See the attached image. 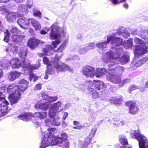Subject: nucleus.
I'll list each match as a JSON object with an SVG mask.
<instances>
[{"label": "nucleus", "mask_w": 148, "mask_h": 148, "mask_svg": "<svg viewBox=\"0 0 148 148\" xmlns=\"http://www.w3.org/2000/svg\"><path fill=\"white\" fill-rule=\"evenodd\" d=\"M106 56L110 62H112L114 64H112V66H113L114 64V60L117 57L115 56V53L112 51H110L106 53Z\"/></svg>", "instance_id": "6ab92c4d"}, {"label": "nucleus", "mask_w": 148, "mask_h": 148, "mask_svg": "<svg viewBox=\"0 0 148 148\" xmlns=\"http://www.w3.org/2000/svg\"><path fill=\"white\" fill-rule=\"evenodd\" d=\"M134 41L136 44L143 45L145 44V42L142 40L137 38H136L134 39Z\"/></svg>", "instance_id": "c03bdc74"}, {"label": "nucleus", "mask_w": 148, "mask_h": 148, "mask_svg": "<svg viewBox=\"0 0 148 148\" xmlns=\"http://www.w3.org/2000/svg\"><path fill=\"white\" fill-rule=\"evenodd\" d=\"M87 89L88 91L92 94L93 99H96L99 97V94L95 90L90 87H88Z\"/></svg>", "instance_id": "a878e982"}, {"label": "nucleus", "mask_w": 148, "mask_h": 148, "mask_svg": "<svg viewBox=\"0 0 148 148\" xmlns=\"http://www.w3.org/2000/svg\"><path fill=\"white\" fill-rule=\"evenodd\" d=\"M33 116V115L30 113H25L21 114L18 116V117L21 119L26 121L32 119V118Z\"/></svg>", "instance_id": "f3484780"}, {"label": "nucleus", "mask_w": 148, "mask_h": 148, "mask_svg": "<svg viewBox=\"0 0 148 148\" xmlns=\"http://www.w3.org/2000/svg\"><path fill=\"white\" fill-rule=\"evenodd\" d=\"M10 36H4L3 40L7 42H8L9 41Z\"/></svg>", "instance_id": "13d9d810"}, {"label": "nucleus", "mask_w": 148, "mask_h": 148, "mask_svg": "<svg viewBox=\"0 0 148 148\" xmlns=\"http://www.w3.org/2000/svg\"><path fill=\"white\" fill-rule=\"evenodd\" d=\"M10 65V62L7 60H3L1 62L0 67L2 69H6Z\"/></svg>", "instance_id": "c756f323"}, {"label": "nucleus", "mask_w": 148, "mask_h": 148, "mask_svg": "<svg viewBox=\"0 0 148 148\" xmlns=\"http://www.w3.org/2000/svg\"><path fill=\"white\" fill-rule=\"evenodd\" d=\"M129 60V57L125 55H123L121 58L120 62L123 64H125Z\"/></svg>", "instance_id": "473e14b6"}, {"label": "nucleus", "mask_w": 148, "mask_h": 148, "mask_svg": "<svg viewBox=\"0 0 148 148\" xmlns=\"http://www.w3.org/2000/svg\"><path fill=\"white\" fill-rule=\"evenodd\" d=\"M60 146L64 148H69V143L68 140H63Z\"/></svg>", "instance_id": "ea45409f"}, {"label": "nucleus", "mask_w": 148, "mask_h": 148, "mask_svg": "<svg viewBox=\"0 0 148 148\" xmlns=\"http://www.w3.org/2000/svg\"><path fill=\"white\" fill-rule=\"evenodd\" d=\"M88 48L86 49V47H84L83 48H81L79 49V51L81 53H86L87 51L86 49L90 50V49H93L95 47V44L94 42H90L89 43L87 46Z\"/></svg>", "instance_id": "bb28decb"}, {"label": "nucleus", "mask_w": 148, "mask_h": 148, "mask_svg": "<svg viewBox=\"0 0 148 148\" xmlns=\"http://www.w3.org/2000/svg\"><path fill=\"white\" fill-rule=\"evenodd\" d=\"M63 140L62 138L55 136V137H54L51 140H50L51 143V145H56L58 144H61Z\"/></svg>", "instance_id": "393cba45"}, {"label": "nucleus", "mask_w": 148, "mask_h": 148, "mask_svg": "<svg viewBox=\"0 0 148 148\" xmlns=\"http://www.w3.org/2000/svg\"><path fill=\"white\" fill-rule=\"evenodd\" d=\"M51 64H48L47 65V70L46 71V73L48 74H51L52 72V68Z\"/></svg>", "instance_id": "a18cd8bd"}, {"label": "nucleus", "mask_w": 148, "mask_h": 148, "mask_svg": "<svg viewBox=\"0 0 148 148\" xmlns=\"http://www.w3.org/2000/svg\"><path fill=\"white\" fill-rule=\"evenodd\" d=\"M109 43V42H108V41L107 40L105 42H98L96 44V46L98 48L103 49V48L106 47V45Z\"/></svg>", "instance_id": "2f4dec72"}, {"label": "nucleus", "mask_w": 148, "mask_h": 148, "mask_svg": "<svg viewBox=\"0 0 148 148\" xmlns=\"http://www.w3.org/2000/svg\"><path fill=\"white\" fill-rule=\"evenodd\" d=\"M59 57H55L51 61L53 67L56 69L57 72L70 70V67L66 64L62 63Z\"/></svg>", "instance_id": "f257e3e1"}, {"label": "nucleus", "mask_w": 148, "mask_h": 148, "mask_svg": "<svg viewBox=\"0 0 148 148\" xmlns=\"http://www.w3.org/2000/svg\"><path fill=\"white\" fill-rule=\"evenodd\" d=\"M68 114L67 112H64V113L63 116V119L64 120L66 119V118L68 116Z\"/></svg>", "instance_id": "052dcab7"}, {"label": "nucleus", "mask_w": 148, "mask_h": 148, "mask_svg": "<svg viewBox=\"0 0 148 148\" xmlns=\"http://www.w3.org/2000/svg\"><path fill=\"white\" fill-rule=\"evenodd\" d=\"M107 41L108 42H111L112 45H115L116 46H119L122 45L123 40L122 39L119 37H114L113 36H110L107 38Z\"/></svg>", "instance_id": "6e6552de"}, {"label": "nucleus", "mask_w": 148, "mask_h": 148, "mask_svg": "<svg viewBox=\"0 0 148 148\" xmlns=\"http://www.w3.org/2000/svg\"><path fill=\"white\" fill-rule=\"evenodd\" d=\"M47 54H45V53H38V56L40 58L44 56H47Z\"/></svg>", "instance_id": "680f3d73"}, {"label": "nucleus", "mask_w": 148, "mask_h": 148, "mask_svg": "<svg viewBox=\"0 0 148 148\" xmlns=\"http://www.w3.org/2000/svg\"><path fill=\"white\" fill-rule=\"evenodd\" d=\"M44 43V42L43 41H41L40 40L32 37L28 40L27 45L30 49H34L36 47H37L40 44H41Z\"/></svg>", "instance_id": "39448f33"}, {"label": "nucleus", "mask_w": 148, "mask_h": 148, "mask_svg": "<svg viewBox=\"0 0 148 148\" xmlns=\"http://www.w3.org/2000/svg\"><path fill=\"white\" fill-rule=\"evenodd\" d=\"M61 103L60 102H58L53 103L52 106V108L56 109H58L59 107L61 106Z\"/></svg>", "instance_id": "49530a36"}, {"label": "nucleus", "mask_w": 148, "mask_h": 148, "mask_svg": "<svg viewBox=\"0 0 148 148\" xmlns=\"http://www.w3.org/2000/svg\"><path fill=\"white\" fill-rule=\"evenodd\" d=\"M36 107L42 110H46L49 108L48 105L46 103L38 104L36 105Z\"/></svg>", "instance_id": "7c9ffc66"}, {"label": "nucleus", "mask_w": 148, "mask_h": 148, "mask_svg": "<svg viewBox=\"0 0 148 148\" xmlns=\"http://www.w3.org/2000/svg\"><path fill=\"white\" fill-rule=\"evenodd\" d=\"M58 97L57 96L50 97L49 96L48 99L47 101V102H52L56 101L58 99Z\"/></svg>", "instance_id": "79ce46f5"}, {"label": "nucleus", "mask_w": 148, "mask_h": 148, "mask_svg": "<svg viewBox=\"0 0 148 148\" xmlns=\"http://www.w3.org/2000/svg\"><path fill=\"white\" fill-rule=\"evenodd\" d=\"M21 92H17L16 94L9 95L8 98L11 105L17 103L21 98Z\"/></svg>", "instance_id": "1a4fd4ad"}, {"label": "nucleus", "mask_w": 148, "mask_h": 148, "mask_svg": "<svg viewBox=\"0 0 148 148\" xmlns=\"http://www.w3.org/2000/svg\"><path fill=\"white\" fill-rule=\"evenodd\" d=\"M25 36L22 35H14L12 37V40L15 43H22Z\"/></svg>", "instance_id": "aec40b11"}, {"label": "nucleus", "mask_w": 148, "mask_h": 148, "mask_svg": "<svg viewBox=\"0 0 148 148\" xmlns=\"http://www.w3.org/2000/svg\"><path fill=\"white\" fill-rule=\"evenodd\" d=\"M131 135L132 138H135L138 141L140 148L146 147L145 143L147 142V139L145 136L136 130Z\"/></svg>", "instance_id": "f03ea898"}, {"label": "nucleus", "mask_w": 148, "mask_h": 148, "mask_svg": "<svg viewBox=\"0 0 148 148\" xmlns=\"http://www.w3.org/2000/svg\"><path fill=\"white\" fill-rule=\"evenodd\" d=\"M61 136L62 139L64 140H66L67 139L68 137L67 134L65 133H62L61 134Z\"/></svg>", "instance_id": "864d4df0"}, {"label": "nucleus", "mask_w": 148, "mask_h": 148, "mask_svg": "<svg viewBox=\"0 0 148 148\" xmlns=\"http://www.w3.org/2000/svg\"><path fill=\"white\" fill-rule=\"evenodd\" d=\"M28 21L29 23V25L31 23L36 30L40 29L41 27V25L36 20L33 18H28Z\"/></svg>", "instance_id": "4468645a"}, {"label": "nucleus", "mask_w": 148, "mask_h": 148, "mask_svg": "<svg viewBox=\"0 0 148 148\" xmlns=\"http://www.w3.org/2000/svg\"><path fill=\"white\" fill-rule=\"evenodd\" d=\"M51 31L50 36L52 39H56L59 38L60 34L58 32L59 28L55 24H53L51 27Z\"/></svg>", "instance_id": "423d86ee"}, {"label": "nucleus", "mask_w": 148, "mask_h": 148, "mask_svg": "<svg viewBox=\"0 0 148 148\" xmlns=\"http://www.w3.org/2000/svg\"><path fill=\"white\" fill-rule=\"evenodd\" d=\"M43 62L44 64H45L47 65L49 64V60L48 58L47 57H44L43 58Z\"/></svg>", "instance_id": "09e8293b"}, {"label": "nucleus", "mask_w": 148, "mask_h": 148, "mask_svg": "<svg viewBox=\"0 0 148 148\" xmlns=\"http://www.w3.org/2000/svg\"><path fill=\"white\" fill-rule=\"evenodd\" d=\"M41 96L43 99L44 100H45L47 102L49 97V96L46 94L45 93L43 92L41 94Z\"/></svg>", "instance_id": "8fccbe9b"}, {"label": "nucleus", "mask_w": 148, "mask_h": 148, "mask_svg": "<svg viewBox=\"0 0 148 148\" xmlns=\"http://www.w3.org/2000/svg\"><path fill=\"white\" fill-rule=\"evenodd\" d=\"M61 40L59 39H57L55 41H52L51 44L53 47V49L57 47V45L59 44Z\"/></svg>", "instance_id": "37998d69"}, {"label": "nucleus", "mask_w": 148, "mask_h": 148, "mask_svg": "<svg viewBox=\"0 0 148 148\" xmlns=\"http://www.w3.org/2000/svg\"><path fill=\"white\" fill-rule=\"evenodd\" d=\"M146 61L144 58L138 61L135 64L134 66L136 68L141 66Z\"/></svg>", "instance_id": "72a5a7b5"}, {"label": "nucleus", "mask_w": 148, "mask_h": 148, "mask_svg": "<svg viewBox=\"0 0 148 148\" xmlns=\"http://www.w3.org/2000/svg\"><path fill=\"white\" fill-rule=\"evenodd\" d=\"M8 104L9 103L7 101H6L5 105L0 104V116H3L7 114Z\"/></svg>", "instance_id": "a211bd4d"}, {"label": "nucleus", "mask_w": 148, "mask_h": 148, "mask_svg": "<svg viewBox=\"0 0 148 148\" xmlns=\"http://www.w3.org/2000/svg\"><path fill=\"white\" fill-rule=\"evenodd\" d=\"M147 32L145 31H142L140 34V36L143 39H145L146 38V34Z\"/></svg>", "instance_id": "de8ad7c7"}, {"label": "nucleus", "mask_w": 148, "mask_h": 148, "mask_svg": "<svg viewBox=\"0 0 148 148\" xmlns=\"http://www.w3.org/2000/svg\"><path fill=\"white\" fill-rule=\"evenodd\" d=\"M128 81V79H126L123 81L122 82L121 84V86H123L125 84H127Z\"/></svg>", "instance_id": "6e6d98bb"}, {"label": "nucleus", "mask_w": 148, "mask_h": 148, "mask_svg": "<svg viewBox=\"0 0 148 148\" xmlns=\"http://www.w3.org/2000/svg\"><path fill=\"white\" fill-rule=\"evenodd\" d=\"M10 32L14 35H17L21 33V32L16 27H14L12 29Z\"/></svg>", "instance_id": "a19ab883"}, {"label": "nucleus", "mask_w": 148, "mask_h": 148, "mask_svg": "<svg viewBox=\"0 0 148 148\" xmlns=\"http://www.w3.org/2000/svg\"><path fill=\"white\" fill-rule=\"evenodd\" d=\"M40 33L42 34L45 35L47 33V32L45 30L42 29L40 31Z\"/></svg>", "instance_id": "0e129e2a"}, {"label": "nucleus", "mask_w": 148, "mask_h": 148, "mask_svg": "<svg viewBox=\"0 0 148 148\" xmlns=\"http://www.w3.org/2000/svg\"><path fill=\"white\" fill-rule=\"evenodd\" d=\"M94 86L95 88L99 90H102L106 87V86L102 81L99 80H93Z\"/></svg>", "instance_id": "f8f14e48"}, {"label": "nucleus", "mask_w": 148, "mask_h": 148, "mask_svg": "<svg viewBox=\"0 0 148 148\" xmlns=\"http://www.w3.org/2000/svg\"><path fill=\"white\" fill-rule=\"evenodd\" d=\"M48 130L49 132L45 134L44 137L45 139L46 138L49 140H51L56 136L54 134H55L56 129L54 128H49L48 129Z\"/></svg>", "instance_id": "ddd939ff"}, {"label": "nucleus", "mask_w": 148, "mask_h": 148, "mask_svg": "<svg viewBox=\"0 0 148 148\" xmlns=\"http://www.w3.org/2000/svg\"><path fill=\"white\" fill-rule=\"evenodd\" d=\"M28 20V18L27 19L25 17L21 18H18L17 21V22L20 26L22 27L24 25L29 26V23Z\"/></svg>", "instance_id": "412c9836"}, {"label": "nucleus", "mask_w": 148, "mask_h": 148, "mask_svg": "<svg viewBox=\"0 0 148 148\" xmlns=\"http://www.w3.org/2000/svg\"><path fill=\"white\" fill-rule=\"evenodd\" d=\"M3 75V72L2 70L0 69V78H1Z\"/></svg>", "instance_id": "69168bd1"}, {"label": "nucleus", "mask_w": 148, "mask_h": 148, "mask_svg": "<svg viewBox=\"0 0 148 148\" xmlns=\"http://www.w3.org/2000/svg\"><path fill=\"white\" fill-rule=\"evenodd\" d=\"M35 116L40 119H42L46 118L47 115V113L46 111H41L35 112Z\"/></svg>", "instance_id": "cd10ccee"}, {"label": "nucleus", "mask_w": 148, "mask_h": 148, "mask_svg": "<svg viewBox=\"0 0 148 148\" xmlns=\"http://www.w3.org/2000/svg\"><path fill=\"white\" fill-rule=\"evenodd\" d=\"M29 82L24 79H21L18 82L17 85V89L21 92H23L28 87Z\"/></svg>", "instance_id": "0eeeda50"}, {"label": "nucleus", "mask_w": 148, "mask_h": 148, "mask_svg": "<svg viewBox=\"0 0 148 148\" xmlns=\"http://www.w3.org/2000/svg\"><path fill=\"white\" fill-rule=\"evenodd\" d=\"M108 71L104 68H97L95 72V75L97 77L102 76L104 74H106Z\"/></svg>", "instance_id": "4be33fe9"}, {"label": "nucleus", "mask_w": 148, "mask_h": 148, "mask_svg": "<svg viewBox=\"0 0 148 148\" xmlns=\"http://www.w3.org/2000/svg\"><path fill=\"white\" fill-rule=\"evenodd\" d=\"M123 98V97L121 95L111 97L110 99V101L113 104H120L122 101Z\"/></svg>", "instance_id": "2eb2a0df"}, {"label": "nucleus", "mask_w": 148, "mask_h": 148, "mask_svg": "<svg viewBox=\"0 0 148 148\" xmlns=\"http://www.w3.org/2000/svg\"><path fill=\"white\" fill-rule=\"evenodd\" d=\"M79 123L78 121H73V124L74 125H78L79 124Z\"/></svg>", "instance_id": "774afa93"}, {"label": "nucleus", "mask_w": 148, "mask_h": 148, "mask_svg": "<svg viewBox=\"0 0 148 148\" xmlns=\"http://www.w3.org/2000/svg\"><path fill=\"white\" fill-rule=\"evenodd\" d=\"M119 140L120 143L123 145H128V142L127 139L123 136H121Z\"/></svg>", "instance_id": "4c0bfd02"}, {"label": "nucleus", "mask_w": 148, "mask_h": 148, "mask_svg": "<svg viewBox=\"0 0 148 148\" xmlns=\"http://www.w3.org/2000/svg\"><path fill=\"white\" fill-rule=\"evenodd\" d=\"M138 89H139V86L136 85L132 84L128 88V92L129 93H131L132 91Z\"/></svg>", "instance_id": "c9c22d12"}, {"label": "nucleus", "mask_w": 148, "mask_h": 148, "mask_svg": "<svg viewBox=\"0 0 148 148\" xmlns=\"http://www.w3.org/2000/svg\"><path fill=\"white\" fill-rule=\"evenodd\" d=\"M7 90L9 95L16 94L17 92H20L17 89V85L15 83L10 84L7 88Z\"/></svg>", "instance_id": "9b49d317"}, {"label": "nucleus", "mask_w": 148, "mask_h": 148, "mask_svg": "<svg viewBox=\"0 0 148 148\" xmlns=\"http://www.w3.org/2000/svg\"><path fill=\"white\" fill-rule=\"evenodd\" d=\"M21 73L16 71H12L8 74V78L10 81H13L18 78Z\"/></svg>", "instance_id": "dca6fc26"}, {"label": "nucleus", "mask_w": 148, "mask_h": 148, "mask_svg": "<svg viewBox=\"0 0 148 148\" xmlns=\"http://www.w3.org/2000/svg\"><path fill=\"white\" fill-rule=\"evenodd\" d=\"M5 95L2 92H0V101H1L2 100H5L6 102V101L5 100Z\"/></svg>", "instance_id": "5fc2aeb1"}, {"label": "nucleus", "mask_w": 148, "mask_h": 148, "mask_svg": "<svg viewBox=\"0 0 148 148\" xmlns=\"http://www.w3.org/2000/svg\"><path fill=\"white\" fill-rule=\"evenodd\" d=\"M42 88L41 84H37L36 85V88L37 90H40Z\"/></svg>", "instance_id": "bf43d9fd"}, {"label": "nucleus", "mask_w": 148, "mask_h": 148, "mask_svg": "<svg viewBox=\"0 0 148 148\" xmlns=\"http://www.w3.org/2000/svg\"><path fill=\"white\" fill-rule=\"evenodd\" d=\"M27 52L25 50H22L21 51V52L19 53V56L21 60L25 59L27 57Z\"/></svg>", "instance_id": "f704fd0d"}, {"label": "nucleus", "mask_w": 148, "mask_h": 148, "mask_svg": "<svg viewBox=\"0 0 148 148\" xmlns=\"http://www.w3.org/2000/svg\"><path fill=\"white\" fill-rule=\"evenodd\" d=\"M7 21L9 22H13L16 18L15 13L13 12H8L6 15Z\"/></svg>", "instance_id": "5701e85b"}, {"label": "nucleus", "mask_w": 148, "mask_h": 148, "mask_svg": "<svg viewBox=\"0 0 148 148\" xmlns=\"http://www.w3.org/2000/svg\"><path fill=\"white\" fill-rule=\"evenodd\" d=\"M31 68L32 70L36 69L38 68V67L36 66H31Z\"/></svg>", "instance_id": "338daca9"}, {"label": "nucleus", "mask_w": 148, "mask_h": 148, "mask_svg": "<svg viewBox=\"0 0 148 148\" xmlns=\"http://www.w3.org/2000/svg\"><path fill=\"white\" fill-rule=\"evenodd\" d=\"M110 80L111 82L115 84H119L121 81V77L119 75H111Z\"/></svg>", "instance_id": "b1692460"}, {"label": "nucleus", "mask_w": 148, "mask_h": 148, "mask_svg": "<svg viewBox=\"0 0 148 148\" xmlns=\"http://www.w3.org/2000/svg\"><path fill=\"white\" fill-rule=\"evenodd\" d=\"M53 49V47L51 45H49L46 47L43 48L42 49V51L44 53L47 54V53L49 52V51Z\"/></svg>", "instance_id": "e433bc0d"}, {"label": "nucleus", "mask_w": 148, "mask_h": 148, "mask_svg": "<svg viewBox=\"0 0 148 148\" xmlns=\"http://www.w3.org/2000/svg\"><path fill=\"white\" fill-rule=\"evenodd\" d=\"M66 46V43L65 42L62 43L58 49L55 51L58 53H61L62 52L64 48Z\"/></svg>", "instance_id": "58836bf2"}, {"label": "nucleus", "mask_w": 148, "mask_h": 148, "mask_svg": "<svg viewBox=\"0 0 148 148\" xmlns=\"http://www.w3.org/2000/svg\"><path fill=\"white\" fill-rule=\"evenodd\" d=\"M52 120H53L52 124L53 125L56 126H58L60 125V122L58 121L57 119L53 118V119Z\"/></svg>", "instance_id": "3c124183"}, {"label": "nucleus", "mask_w": 148, "mask_h": 148, "mask_svg": "<svg viewBox=\"0 0 148 148\" xmlns=\"http://www.w3.org/2000/svg\"><path fill=\"white\" fill-rule=\"evenodd\" d=\"M33 14L34 16L40 18L41 17V13L39 11H36L33 13Z\"/></svg>", "instance_id": "603ef678"}, {"label": "nucleus", "mask_w": 148, "mask_h": 148, "mask_svg": "<svg viewBox=\"0 0 148 148\" xmlns=\"http://www.w3.org/2000/svg\"><path fill=\"white\" fill-rule=\"evenodd\" d=\"M4 36H10V34L8 29H6L4 33Z\"/></svg>", "instance_id": "4d7b16f0"}, {"label": "nucleus", "mask_w": 148, "mask_h": 148, "mask_svg": "<svg viewBox=\"0 0 148 148\" xmlns=\"http://www.w3.org/2000/svg\"><path fill=\"white\" fill-rule=\"evenodd\" d=\"M35 75L33 73L31 74L30 75V77H29L30 80H32V78H34Z\"/></svg>", "instance_id": "e2e57ef3"}, {"label": "nucleus", "mask_w": 148, "mask_h": 148, "mask_svg": "<svg viewBox=\"0 0 148 148\" xmlns=\"http://www.w3.org/2000/svg\"><path fill=\"white\" fill-rule=\"evenodd\" d=\"M125 105L129 107V113L130 114L135 115L138 111V105L135 101L133 100L128 101L125 103Z\"/></svg>", "instance_id": "7ed1b4c3"}, {"label": "nucleus", "mask_w": 148, "mask_h": 148, "mask_svg": "<svg viewBox=\"0 0 148 148\" xmlns=\"http://www.w3.org/2000/svg\"><path fill=\"white\" fill-rule=\"evenodd\" d=\"M51 142L50 140H49L46 138L45 139L44 137L43 140L42 141L41 144L39 148H44L50 145H51Z\"/></svg>", "instance_id": "c85d7f7f"}, {"label": "nucleus", "mask_w": 148, "mask_h": 148, "mask_svg": "<svg viewBox=\"0 0 148 148\" xmlns=\"http://www.w3.org/2000/svg\"><path fill=\"white\" fill-rule=\"evenodd\" d=\"M82 72L86 77H92L95 75V69L90 66H86L82 68Z\"/></svg>", "instance_id": "20e7f679"}, {"label": "nucleus", "mask_w": 148, "mask_h": 148, "mask_svg": "<svg viewBox=\"0 0 148 148\" xmlns=\"http://www.w3.org/2000/svg\"><path fill=\"white\" fill-rule=\"evenodd\" d=\"M27 59L22 60V61L21 62L18 59L14 58L12 61L14 62L13 65H15L16 66L18 67L19 66H22L23 68H27L28 66L29 63L28 62H26Z\"/></svg>", "instance_id": "9d476101"}]
</instances>
